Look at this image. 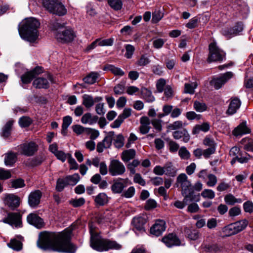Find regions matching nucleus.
<instances>
[{
  "label": "nucleus",
  "instance_id": "ea45409f",
  "mask_svg": "<svg viewBox=\"0 0 253 253\" xmlns=\"http://www.w3.org/2000/svg\"><path fill=\"white\" fill-rule=\"evenodd\" d=\"M223 232L227 236H230L237 234V232L233 223L229 224L223 228Z\"/></svg>",
  "mask_w": 253,
  "mask_h": 253
},
{
  "label": "nucleus",
  "instance_id": "20e7f679",
  "mask_svg": "<svg viewBox=\"0 0 253 253\" xmlns=\"http://www.w3.org/2000/svg\"><path fill=\"white\" fill-rule=\"evenodd\" d=\"M50 28L57 40L63 43L72 42L76 36V33L73 29L64 28L63 24L56 21L51 23Z\"/></svg>",
  "mask_w": 253,
  "mask_h": 253
},
{
  "label": "nucleus",
  "instance_id": "c9c22d12",
  "mask_svg": "<svg viewBox=\"0 0 253 253\" xmlns=\"http://www.w3.org/2000/svg\"><path fill=\"white\" fill-rule=\"evenodd\" d=\"M83 105L86 108H90L93 106L94 101L93 97L88 94H84L83 96Z\"/></svg>",
  "mask_w": 253,
  "mask_h": 253
},
{
  "label": "nucleus",
  "instance_id": "f257e3e1",
  "mask_svg": "<svg viewBox=\"0 0 253 253\" xmlns=\"http://www.w3.org/2000/svg\"><path fill=\"white\" fill-rule=\"evenodd\" d=\"M72 230L66 229L61 232H43L39 236L38 247L43 250L75 253L77 247L71 241Z\"/></svg>",
  "mask_w": 253,
  "mask_h": 253
},
{
  "label": "nucleus",
  "instance_id": "0e129e2a",
  "mask_svg": "<svg viewBox=\"0 0 253 253\" xmlns=\"http://www.w3.org/2000/svg\"><path fill=\"white\" fill-rule=\"evenodd\" d=\"M154 127L158 131H160L162 129V121L161 119H153L151 122Z\"/></svg>",
  "mask_w": 253,
  "mask_h": 253
},
{
  "label": "nucleus",
  "instance_id": "f03ea898",
  "mask_svg": "<svg viewBox=\"0 0 253 253\" xmlns=\"http://www.w3.org/2000/svg\"><path fill=\"white\" fill-rule=\"evenodd\" d=\"M40 26V22L37 19L33 17L26 18L18 29L21 38L29 42H34L38 38Z\"/></svg>",
  "mask_w": 253,
  "mask_h": 253
},
{
  "label": "nucleus",
  "instance_id": "13d9d810",
  "mask_svg": "<svg viewBox=\"0 0 253 253\" xmlns=\"http://www.w3.org/2000/svg\"><path fill=\"white\" fill-rule=\"evenodd\" d=\"M207 177L208 181L207 182V184L209 187H213L215 185L217 182L216 176L213 174H209L208 175Z\"/></svg>",
  "mask_w": 253,
  "mask_h": 253
},
{
  "label": "nucleus",
  "instance_id": "3c124183",
  "mask_svg": "<svg viewBox=\"0 0 253 253\" xmlns=\"http://www.w3.org/2000/svg\"><path fill=\"white\" fill-rule=\"evenodd\" d=\"M68 184L67 181L65 178H59L57 180L56 189L59 192L62 191L65 187Z\"/></svg>",
  "mask_w": 253,
  "mask_h": 253
},
{
  "label": "nucleus",
  "instance_id": "473e14b6",
  "mask_svg": "<svg viewBox=\"0 0 253 253\" xmlns=\"http://www.w3.org/2000/svg\"><path fill=\"white\" fill-rule=\"evenodd\" d=\"M141 93L143 98L148 102H152L155 101V97L152 92L145 87L141 88Z\"/></svg>",
  "mask_w": 253,
  "mask_h": 253
},
{
  "label": "nucleus",
  "instance_id": "412c9836",
  "mask_svg": "<svg viewBox=\"0 0 253 253\" xmlns=\"http://www.w3.org/2000/svg\"><path fill=\"white\" fill-rule=\"evenodd\" d=\"M162 242L168 247L178 246L180 244L179 240L174 234H169L162 239Z\"/></svg>",
  "mask_w": 253,
  "mask_h": 253
},
{
  "label": "nucleus",
  "instance_id": "2f4dec72",
  "mask_svg": "<svg viewBox=\"0 0 253 253\" xmlns=\"http://www.w3.org/2000/svg\"><path fill=\"white\" fill-rule=\"evenodd\" d=\"M13 123L14 121L13 120H9L3 126L1 134L3 138H7L10 136Z\"/></svg>",
  "mask_w": 253,
  "mask_h": 253
},
{
  "label": "nucleus",
  "instance_id": "423d86ee",
  "mask_svg": "<svg viewBox=\"0 0 253 253\" xmlns=\"http://www.w3.org/2000/svg\"><path fill=\"white\" fill-rule=\"evenodd\" d=\"M209 54L207 61L209 63L212 62H221L225 58L226 53L219 48L214 42L210 44Z\"/></svg>",
  "mask_w": 253,
  "mask_h": 253
},
{
  "label": "nucleus",
  "instance_id": "8fccbe9b",
  "mask_svg": "<svg viewBox=\"0 0 253 253\" xmlns=\"http://www.w3.org/2000/svg\"><path fill=\"white\" fill-rule=\"evenodd\" d=\"M185 92L193 94L195 92V89L197 86V84L196 82L192 83L191 84H185Z\"/></svg>",
  "mask_w": 253,
  "mask_h": 253
},
{
  "label": "nucleus",
  "instance_id": "5fc2aeb1",
  "mask_svg": "<svg viewBox=\"0 0 253 253\" xmlns=\"http://www.w3.org/2000/svg\"><path fill=\"white\" fill-rule=\"evenodd\" d=\"M178 154L182 159L187 160L190 157V154L185 147L180 148Z\"/></svg>",
  "mask_w": 253,
  "mask_h": 253
},
{
  "label": "nucleus",
  "instance_id": "864d4df0",
  "mask_svg": "<svg viewBox=\"0 0 253 253\" xmlns=\"http://www.w3.org/2000/svg\"><path fill=\"white\" fill-rule=\"evenodd\" d=\"M176 172V169L173 167L172 164L169 163V166L167 168V170H165V174L169 176L174 177L175 176Z\"/></svg>",
  "mask_w": 253,
  "mask_h": 253
},
{
  "label": "nucleus",
  "instance_id": "a18cd8bd",
  "mask_svg": "<svg viewBox=\"0 0 253 253\" xmlns=\"http://www.w3.org/2000/svg\"><path fill=\"white\" fill-rule=\"evenodd\" d=\"M125 138L122 134L116 136L114 139V145L117 148H121L124 145Z\"/></svg>",
  "mask_w": 253,
  "mask_h": 253
},
{
  "label": "nucleus",
  "instance_id": "a878e982",
  "mask_svg": "<svg viewBox=\"0 0 253 253\" xmlns=\"http://www.w3.org/2000/svg\"><path fill=\"white\" fill-rule=\"evenodd\" d=\"M140 124L139 127L140 133L143 134L147 133L150 129L149 119L147 117H142L140 118Z\"/></svg>",
  "mask_w": 253,
  "mask_h": 253
},
{
  "label": "nucleus",
  "instance_id": "f8f14e48",
  "mask_svg": "<svg viewBox=\"0 0 253 253\" xmlns=\"http://www.w3.org/2000/svg\"><path fill=\"white\" fill-rule=\"evenodd\" d=\"M49 82H53L52 76L50 74H46L42 77L36 79L33 84L36 88L46 89L49 86Z\"/></svg>",
  "mask_w": 253,
  "mask_h": 253
},
{
  "label": "nucleus",
  "instance_id": "09e8293b",
  "mask_svg": "<svg viewBox=\"0 0 253 253\" xmlns=\"http://www.w3.org/2000/svg\"><path fill=\"white\" fill-rule=\"evenodd\" d=\"M223 249L221 246L217 245H209L206 247V251L211 253H219Z\"/></svg>",
  "mask_w": 253,
  "mask_h": 253
},
{
  "label": "nucleus",
  "instance_id": "a211bd4d",
  "mask_svg": "<svg viewBox=\"0 0 253 253\" xmlns=\"http://www.w3.org/2000/svg\"><path fill=\"white\" fill-rule=\"evenodd\" d=\"M166 228V222L163 220H157L151 227L150 233L156 236H159L165 231Z\"/></svg>",
  "mask_w": 253,
  "mask_h": 253
},
{
  "label": "nucleus",
  "instance_id": "e2e57ef3",
  "mask_svg": "<svg viewBox=\"0 0 253 253\" xmlns=\"http://www.w3.org/2000/svg\"><path fill=\"white\" fill-rule=\"evenodd\" d=\"M11 172L9 170H6L3 168H0V179L4 180L10 178Z\"/></svg>",
  "mask_w": 253,
  "mask_h": 253
},
{
  "label": "nucleus",
  "instance_id": "c85d7f7f",
  "mask_svg": "<svg viewBox=\"0 0 253 253\" xmlns=\"http://www.w3.org/2000/svg\"><path fill=\"white\" fill-rule=\"evenodd\" d=\"M136 155V151L133 149H130L124 151L121 154L122 161L126 163L134 159Z\"/></svg>",
  "mask_w": 253,
  "mask_h": 253
},
{
  "label": "nucleus",
  "instance_id": "37998d69",
  "mask_svg": "<svg viewBox=\"0 0 253 253\" xmlns=\"http://www.w3.org/2000/svg\"><path fill=\"white\" fill-rule=\"evenodd\" d=\"M241 143L244 145L245 150L253 152V140L252 139L245 138L241 140Z\"/></svg>",
  "mask_w": 253,
  "mask_h": 253
},
{
  "label": "nucleus",
  "instance_id": "680f3d73",
  "mask_svg": "<svg viewBox=\"0 0 253 253\" xmlns=\"http://www.w3.org/2000/svg\"><path fill=\"white\" fill-rule=\"evenodd\" d=\"M163 13L160 11H155L152 14V22L153 23H157L163 17Z\"/></svg>",
  "mask_w": 253,
  "mask_h": 253
},
{
  "label": "nucleus",
  "instance_id": "393cba45",
  "mask_svg": "<svg viewBox=\"0 0 253 253\" xmlns=\"http://www.w3.org/2000/svg\"><path fill=\"white\" fill-rule=\"evenodd\" d=\"M210 128V124L208 122H204L202 124L195 125L192 129V133L194 135L199 134L201 131L208 132Z\"/></svg>",
  "mask_w": 253,
  "mask_h": 253
},
{
  "label": "nucleus",
  "instance_id": "5701e85b",
  "mask_svg": "<svg viewBox=\"0 0 253 253\" xmlns=\"http://www.w3.org/2000/svg\"><path fill=\"white\" fill-rule=\"evenodd\" d=\"M241 101L237 97L232 98L230 102L227 113L229 115H233L236 113L241 106Z\"/></svg>",
  "mask_w": 253,
  "mask_h": 253
},
{
  "label": "nucleus",
  "instance_id": "39448f33",
  "mask_svg": "<svg viewBox=\"0 0 253 253\" xmlns=\"http://www.w3.org/2000/svg\"><path fill=\"white\" fill-rule=\"evenodd\" d=\"M42 3L50 13L58 16H63L67 13L65 6L58 0H42Z\"/></svg>",
  "mask_w": 253,
  "mask_h": 253
},
{
  "label": "nucleus",
  "instance_id": "bb28decb",
  "mask_svg": "<svg viewBox=\"0 0 253 253\" xmlns=\"http://www.w3.org/2000/svg\"><path fill=\"white\" fill-rule=\"evenodd\" d=\"M17 153L10 151L5 154L4 164L6 166L11 167L16 162Z\"/></svg>",
  "mask_w": 253,
  "mask_h": 253
},
{
  "label": "nucleus",
  "instance_id": "9d476101",
  "mask_svg": "<svg viewBox=\"0 0 253 253\" xmlns=\"http://www.w3.org/2000/svg\"><path fill=\"white\" fill-rule=\"evenodd\" d=\"M21 215L19 212H9L7 216L2 219V222L9 224L13 227L20 228L22 223Z\"/></svg>",
  "mask_w": 253,
  "mask_h": 253
},
{
  "label": "nucleus",
  "instance_id": "1a4fd4ad",
  "mask_svg": "<svg viewBox=\"0 0 253 253\" xmlns=\"http://www.w3.org/2000/svg\"><path fill=\"white\" fill-rule=\"evenodd\" d=\"M38 146L34 142L24 143L18 145L16 149L22 155L32 156L38 151Z\"/></svg>",
  "mask_w": 253,
  "mask_h": 253
},
{
  "label": "nucleus",
  "instance_id": "7c9ffc66",
  "mask_svg": "<svg viewBox=\"0 0 253 253\" xmlns=\"http://www.w3.org/2000/svg\"><path fill=\"white\" fill-rule=\"evenodd\" d=\"M103 69L104 71H110L115 76H123L125 74L121 68L111 64L106 65L103 67Z\"/></svg>",
  "mask_w": 253,
  "mask_h": 253
},
{
  "label": "nucleus",
  "instance_id": "4468645a",
  "mask_svg": "<svg viewBox=\"0 0 253 253\" xmlns=\"http://www.w3.org/2000/svg\"><path fill=\"white\" fill-rule=\"evenodd\" d=\"M3 202L5 205L13 210L19 206L20 199L18 196L13 194H7L4 195Z\"/></svg>",
  "mask_w": 253,
  "mask_h": 253
},
{
  "label": "nucleus",
  "instance_id": "6e6552de",
  "mask_svg": "<svg viewBox=\"0 0 253 253\" xmlns=\"http://www.w3.org/2000/svg\"><path fill=\"white\" fill-rule=\"evenodd\" d=\"M125 165L118 160H112L108 167V172L112 176L123 175L126 172Z\"/></svg>",
  "mask_w": 253,
  "mask_h": 253
},
{
  "label": "nucleus",
  "instance_id": "2eb2a0df",
  "mask_svg": "<svg viewBox=\"0 0 253 253\" xmlns=\"http://www.w3.org/2000/svg\"><path fill=\"white\" fill-rule=\"evenodd\" d=\"M233 74L231 72H227L222 74L220 77L213 79L211 84L216 89H218L229 80L232 78Z\"/></svg>",
  "mask_w": 253,
  "mask_h": 253
},
{
  "label": "nucleus",
  "instance_id": "dca6fc26",
  "mask_svg": "<svg viewBox=\"0 0 253 253\" xmlns=\"http://www.w3.org/2000/svg\"><path fill=\"white\" fill-rule=\"evenodd\" d=\"M42 192L39 190L32 191L28 196V203L29 206L33 208L38 207L41 202Z\"/></svg>",
  "mask_w": 253,
  "mask_h": 253
},
{
  "label": "nucleus",
  "instance_id": "e433bc0d",
  "mask_svg": "<svg viewBox=\"0 0 253 253\" xmlns=\"http://www.w3.org/2000/svg\"><path fill=\"white\" fill-rule=\"evenodd\" d=\"M224 201L227 205H233L235 203H241L242 200L241 199L236 198L235 196L231 194H228L225 196Z\"/></svg>",
  "mask_w": 253,
  "mask_h": 253
},
{
  "label": "nucleus",
  "instance_id": "aec40b11",
  "mask_svg": "<svg viewBox=\"0 0 253 253\" xmlns=\"http://www.w3.org/2000/svg\"><path fill=\"white\" fill-rule=\"evenodd\" d=\"M145 222L144 218L141 217L133 218L132 223L133 225V230L136 234L145 232Z\"/></svg>",
  "mask_w": 253,
  "mask_h": 253
},
{
  "label": "nucleus",
  "instance_id": "c03bdc74",
  "mask_svg": "<svg viewBox=\"0 0 253 253\" xmlns=\"http://www.w3.org/2000/svg\"><path fill=\"white\" fill-rule=\"evenodd\" d=\"M109 5L115 10H120L123 5L122 0H107Z\"/></svg>",
  "mask_w": 253,
  "mask_h": 253
},
{
  "label": "nucleus",
  "instance_id": "ddd939ff",
  "mask_svg": "<svg viewBox=\"0 0 253 253\" xmlns=\"http://www.w3.org/2000/svg\"><path fill=\"white\" fill-rule=\"evenodd\" d=\"M128 178H119L115 179L111 186V189L114 194L122 193L124 189L128 185Z\"/></svg>",
  "mask_w": 253,
  "mask_h": 253
},
{
  "label": "nucleus",
  "instance_id": "79ce46f5",
  "mask_svg": "<svg viewBox=\"0 0 253 253\" xmlns=\"http://www.w3.org/2000/svg\"><path fill=\"white\" fill-rule=\"evenodd\" d=\"M233 224L237 233H238L246 228L248 224V220L244 219L233 223Z\"/></svg>",
  "mask_w": 253,
  "mask_h": 253
},
{
  "label": "nucleus",
  "instance_id": "4be33fe9",
  "mask_svg": "<svg viewBox=\"0 0 253 253\" xmlns=\"http://www.w3.org/2000/svg\"><path fill=\"white\" fill-rule=\"evenodd\" d=\"M251 132L250 128L247 126L246 122H243L233 131L234 136H238Z\"/></svg>",
  "mask_w": 253,
  "mask_h": 253
},
{
  "label": "nucleus",
  "instance_id": "9b49d317",
  "mask_svg": "<svg viewBox=\"0 0 253 253\" xmlns=\"http://www.w3.org/2000/svg\"><path fill=\"white\" fill-rule=\"evenodd\" d=\"M114 135L115 132L114 131H109L104 139L97 144L96 151L98 153H102L105 149L110 148L114 138Z\"/></svg>",
  "mask_w": 253,
  "mask_h": 253
},
{
  "label": "nucleus",
  "instance_id": "de8ad7c7",
  "mask_svg": "<svg viewBox=\"0 0 253 253\" xmlns=\"http://www.w3.org/2000/svg\"><path fill=\"white\" fill-rule=\"evenodd\" d=\"M85 199L82 197L79 199H72L69 201V203L74 208L80 207L85 203Z\"/></svg>",
  "mask_w": 253,
  "mask_h": 253
},
{
  "label": "nucleus",
  "instance_id": "49530a36",
  "mask_svg": "<svg viewBox=\"0 0 253 253\" xmlns=\"http://www.w3.org/2000/svg\"><path fill=\"white\" fill-rule=\"evenodd\" d=\"M193 108L198 112H203L207 109V105L203 102L195 101L194 102Z\"/></svg>",
  "mask_w": 253,
  "mask_h": 253
},
{
  "label": "nucleus",
  "instance_id": "338daca9",
  "mask_svg": "<svg viewBox=\"0 0 253 253\" xmlns=\"http://www.w3.org/2000/svg\"><path fill=\"white\" fill-rule=\"evenodd\" d=\"M135 191L134 187L133 186H130L127 189V190L123 193L122 196L126 198H131L134 195Z\"/></svg>",
  "mask_w": 253,
  "mask_h": 253
},
{
  "label": "nucleus",
  "instance_id": "69168bd1",
  "mask_svg": "<svg viewBox=\"0 0 253 253\" xmlns=\"http://www.w3.org/2000/svg\"><path fill=\"white\" fill-rule=\"evenodd\" d=\"M183 123L181 121H176L168 126V128L171 130H176L182 128Z\"/></svg>",
  "mask_w": 253,
  "mask_h": 253
},
{
  "label": "nucleus",
  "instance_id": "0eeeda50",
  "mask_svg": "<svg viewBox=\"0 0 253 253\" xmlns=\"http://www.w3.org/2000/svg\"><path fill=\"white\" fill-rule=\"evenodd\" d=\"M175 185L177 188L181 189L182 194L193 192L191 182L185 173H180L177 176Z\"/></svg>",
  "mask_w": 253,
  "mask_h": 253
},
{
  "label": "nucleus",
  "instance_id": "603ef678",
  "mask_svg": "<svg viewBox=\"0 0 253 253\" xmlns=\"http://www.w3.org/2000/svg\"><path fill=\"white\" fill-rule=\"evenodd\" d=\"M233 30L232 27L231 28H225L222 29L221 30V34L222 35L225 36L227 39H230L233 37H235V35L233 32Z\"/></svg>",
  "mask_w": 253,
  "mask_h": 253
},
{
  "label": "nucleus",
  "instance_id": "f704fd0d",
  "mask_svg": "<svg viewBox=\"0 0 253 253\" xmlns=\"http://www.w3.org/2000/svg\"><path fill=\"white\" fill-rule=\"evenodd\" d=\"M99 77V74L97 72H92L83 79L85 83L93 84L95 83Z\"/></svg>",
  "mask_w": 253,
  "mask_h": 253
},
{
  "label": "nucleus",
  "instance_id": "f3484780",
  "mask_svg": "<svg viewBox=\"0 0 253 253\" xmlns=\"http://www.w3.org/2000/svg\"><path fill=\"white\" fill-rule=\"evenodd\" d=\"M42 72V68L37 66L33 70L27 72L21 77V81L24 84H28L37 76Z\"/></svg>",
  "mask_w": 253,
  "mask_h": 253
},
{
  "label": "nucleus",
  "instance_id": "72a5a7b5",
  "mask_svg": "<svg viewBox=\"0 0 253 253\" xmlns=\"http://www.w3.org/2000/svg\"><path fill=\"white\" fill-rule=\"evenodd\" d=\"M108 202V197L106 193H100L95 198V202L98 206H104Z\"/></svg>",
  "mask_w": 253,
  "mask_h": 253
},
{
  "label": "nucleus",
  "instance_id": "a19ab883",
  "mask_svg": "<svg viewBox=\"0 0 253 253\" xmlns=\"http://www.w3.org/2000/svg\"><path fill=\"white\" fill-rule=\"evenodd\" d=\"M18 123L21 127H27L32 124L33 120L29 117L23 116L19 119Z\"/></svg>",
  "mask_w": 253,
  "mask_h": 253
},
{
  "label": "nucleus",
  "instance_id": "bf43d9fd",
  "mask_svg": "<svg viewBox=\"0 0 253 253\" xmlns=\"http://www.w3.org/2000/svg\"><path fill=\"white\" fill-rule=\"evenodd\" d=\"M232 28L233 30L234 34L236 36L243 30L244 25L242 22H238L236 23Z\"/></svg>",
  "mask_w": 253,
  "mask_h": 253
},
{
  "label": "nucleus",
  "instance_id": "052dcab7",
  "mask_svg": "<svg viewBox=\"0 0 253 253\" xmlns=\"http://www.w3.org/2000/svg\"><path fill=\"white\" fill-rule=\"evenodd\" d=\"M68 163L70 165V169H77L79 168V165L75 160L72 157L70 154H68Z\"/></svg>",
  "mask_w": 253,
  "mask_h": 253
},
{
  "label": "nucleus",
  "instance_id": "4d7b16f0",
  "mask_svg": "<svg viewBox=\"0 0 253 253\" xmlns=\"http://www.w3.org/2000/svg\"><path fill=\"white\" fill-rule=\"evenodd\" d=\"M201 196L205 198L212 199L215 197L214 192L211 189H205L201 193Z\"/></svg>",
  "mask_w": 253,
  "mask_h": 253
},
{
  "label": "nucleus",
  "instance_id": "4c0bfd02",
  "mask_svg": "<svg viewBox=\"0 0 253 253\" xmlns=\"http://www.w3.org/2000/svg\"><path fill=\"white\" fill-rule=\"evenodd\" d=\"M7 245L9 248L16 251H19L22 249V242L15 239H11Z\"/></svg>",
  "mask_w": 253,
  "mask_h": 253
},
{
  "label": "nucleus",
  "instance_id": "c756f323",
  "mask_svg": "<svg viewBox=\"0 0 253 253\" xmlns=\"http://www.w3.org/2000/svg\"><path fill=\"white\" fill-rule=\"evenodd\" d=\"M184 232L186 237L191 240H197L200 237L199 231L196 229L186 228Z\"/></svg>",
  "mask_w": 253,
  "mask_h": 253
},
{
  "label": "nucleus",
  "instance_id": "7ed1b4c3",
  "mask_svg": "<svg viewBox=\"0 0 253 253\" xmlns=\"http://www.w3.org/2000/svg\"><path fill=\"white\" fill-rule=\"evenodd\" d=\"M91 247L98 252H106L110 250H120L122 245L115 241L102 238L98 233L90 230Z\"/></svg>",
  "mask_w": 253,
  "mask_h": 253
},
{
  "label": "nucleus",
  "instance_id": "b1692460",
  "mask_svg": "<svg viewBox=\"0 0 253 253\" xmlns=\"http://www.w3.org/2000/svg\"><path fill=\"white\" fill-rule=\"evenodd\" d=\"M172 136L175 139L182 138V140L184 142H187L190 140V135L186 129L174 131L172 133Z\"/></svg>",
  "mask_w": 253,
  "mask_h": 253
},
{
  "label": "nucleus",
  "instance_id": "6ab92c4d",
  "mask_svg": "<svg viewBox=\"0 0 253 253\" xmlns=\"http://www.w3.org/2000/svg\"><path fill=\"white\" fill-rule=\"evenodd\" d=\"M27 222L38 228L43 226V221L42 218L35 213H30L27 217Z\"/></svg>",
  "mask_w": 253,
  "mask_h": 253
},
{
  "label": "nucleus",
  "instance_id": "58836bf2",
  "mask_svg": "<svg viewBox=\"0 0 253 253\" xmlns=\"http://www.w3.org/2000/svg\"><path fill=\"white\" fill-rule=\"evenodd\" d=\"M65 179L68 185L74 186L79 181L80 177L78 173H74L72 175L67 176Z\"/></svg>",
  "mask_w": 253,
  "mask_h": 253
},
{
  "label": "nucleus",
  "instance_id": "6e6d98bb",
  "mask_svg": "<svg viewBox=\"0 0 253 253\" xmlns=\"http://www.w3.org/2000/svg\"><path fill=\"white\" fill-rule=\"evenodd\" d=\"M166 84V81L163 78L159 79L156 83V88L158 92L161 93L164 90V87Z\"/></svg>",
  "mask_w": 253,
  "mask_h": 253
},
{
  "label": "nucleus",
  "instance_id": "774afa93",
  "mask_svg": "<svg viewBox=\"0 0 253 253\" xmlns=\"http://www.w3.org/2000/svg\"><path fill=\"white\" fill-rule=\"evenodd\" d=\"M126 52L125 53V56L127 58H130L132 57L135 50L134 46L131 44H126Z\"/></svg>",
  "mask_w": 253,
  "mask_h": 253
},
{
  "label": "nucleus",
  "instance_id": "cd10ccee",
  "mask_svg": "<svg viewBox=\"0 0 253 253\" xmlns=\"http://www.w3.org/2000/svg\"><path fill=\"white\" fill-rule=\"evenodd\" d=\"M98 120L97 116H92L90 113H86L83 115L81 118V122L83 124H89L92 125L95 124Z\"/></svg>",
  "mask_w": 253,
  "mask_h": 253
}]
</instances>
